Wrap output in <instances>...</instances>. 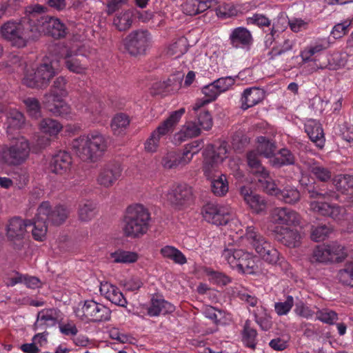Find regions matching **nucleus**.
<instances>
[{"instance_id":"obj_1","label":"nucleus","mask_w":353,"mask_h":353,"mask_svg":"<svg viewBox=\"0 0 353 353\" xmlns=\"http://www.w3.org/2000/svg\"><path fill=\"white\" fill-rule=\"evenodd\" d=\"M150 219V213L143 205H129L121 220L123 235L131 239L143 236L149 230Z\"/></svg>"},{"instance_id":"obj_2","label":"nucleus","mask_w":353,"mask_h":353,"mask_svg":"<svg viewBox=\"0 0 353 353\" xmlns=\"http://www.w3.org/2000/svg\"><path fill=\"white\" fill-rule=\"evenodd\" d=\"M0 34L12 46L17 48H23L29 41L38 39L34 19L23 22L8 21L1 26Z\"/></svg>"},{"instance_id":"obj_3","label":"nucleus","mask_w":353,"mask_h":353,"mask_svg":"<svg viewBox=\"0 0 353 353\" xmlns=\"http://www.w3.org/2000/svg\"><path fill=\"white\" fill-rule=\"evenodd\" d=\"M72 148L82 161L95 162L106 150L107 142L102 134L94 132L74 139Z\"/></svg>"},{"instance_id":"obj_4","label":"nucleus","mask_w":353,"mask_h":353,"mask_svg":"<svg viewBox=\"0 0 353 353\" xmlns=\"http://www.w3.org/2000/svg\"><path fill=\"white\" fill-rule=\"evenodd\" d=\"M245 236L252 245L256 252L265 261L279 266L281 269L285 272L290 269V265L289 263L280 254L276 248L272 246L271 244L256 230L255 228L252 226L248 227Z\"/></svg>"},{"instance_id":"obj_5","label":"nucleus","mask_w":353,"mask_h":353,"mask_svg":"<svg viewBox=\"0 0 353 353\" xmlns=\"http://www.w3.org/2000/svg\"><path fill=\"white\" fill-rule=\"evenodd\" d=\"M29 143L21 137L10 145H3L0 150V161L8 165H19L28 158Z\"/></svg>"},{"instance_id":"obj_6","label":"nucleus","mask_w":353,"mask_h":353,"mask_svg":"<svg viewBox=\"0 0 353 353\" xmlns=\"http://www.w3.org/2000/svg\"><path fill=\"white\" fill-rule=\"evenodd\" d=\"M228 143L220 141L209 145L204 152L203 172L204 174L210 177L214 172L216 171L218 166L227 158Z\"/></svg>"},{"instance_id":"obj_7","label":"nucleus","mask_w":353,"mask_h":353,"mask_svg":"<svg viewBox=\"0 0 353 353\" xmlns=\"http://www.w3.org/2000/svg\"><path fill=\"white\" fill-rule=\"evenodd\" d=\"M34 28L38 32V38L43 33L55 39H60L68 34V28L60 19L48 15L34 20Z\"/></svg>"},{"instance_id":"obj_8","label":"nucleus","mask_w":353,"mask_h":353,"mask_svg":"<svg viewBox=\"0 0 353 353\" xmlns=\"http://www.w3.org/2000/svg\"><path fill=\"white\" fill-rule=\"evenodd\" d=\"M77 316L81 320L102 322L110 319L111 310L105 305L93 300L85 301L81 308L75 310Z\"/></svg>"},{"instance_id":"obj_9","label":"nucleus","mask_w":353,"mask_h":353,"mask_svg":"<svg viewBox=\"0 0 353 353\" xmlns=\"http://www.w3.org/2000/svg\"><path fill=\"white\" fill-rule=\"evenodd\" d=\"M31 225L30 220H23L19 216H14L8 221L6 225V236L12 243L14 249L20 250L23 247L27 228Z\"/></svg>"},{"instance_id":"obj_10","label":"nucleus","mask_w":353,"mask_h":353,"mask_svg":"<svg viewBox=\"0 0 353 353\" xmlns=\"http://www.w3.org/2000/svg\"><path fill=\"white\" fill-rule=\"evenodd\" d=\"M185 112L184 108L173 112L170 116L154 130L145 143L147 152H154L157 150L161 136L165 135L175 125Z\"/></svg>"},{"instance_id":"obj_11","label":"nucleus","mask_w":353,"mask_h":353,"mask_svg":"<svg viewBox=\"0 0 353 353\" xmlns=\"http://www.w3.org/2000/svg\"><path fill=\"white\" fill-rule=\"evenodd\" d=\"M37 214L48 225L58 226L68 219L69 211L62 205L52 207L48 201H43L38 207Z\"/></svg>"},{"instance_id":"obj_12","label":"nucleus","mask_w":353,"mask_h":353,"mask_svg":"<svg viewBox=\"0 0 353 353\" xmlns=\"http://www.w3.org/2000/svg\"><path fill=\"white\" fill-rule=\"evenodd\" d=\"M167 198L172 208L182 210L194 202V195L191 186L187 184H179L168 192Z\"/></svg>"},{"instance_id":"obj_13","label":"nucleus","mask_w":353,"mask_h":353,"mask_svg":"<svg viewBox=\"0 0 353 353\" xmlns=\"http://www.w3.org/2000/svg\"><path fill=\"white\" fill-rule=\"evenodd\" d=\"M148 43V32L143 30L133 31L123 40L125 49L132 56L143 54Z\"/></svg>"},{"instance_id":"obj_14","label":"nucleus","mask_w":353,"mask_h":353,"mask_svg":"<svg viewBox=\"0 0 353 353\" xmlns=\"http://www.w3.org/2000/svg\"><path fill=\"white\" fill-rule=\"evenodd\" d=\"M311 209L319 214L329 217L336 221L345 219L346 210L343 206L327 201H313L310 203Z\"/></svg>"},{"instance_id":"obj_15","label":"nucleus","mask_w":353,"mask_h":353,"mask_svg":"<svg viewBox=\"0 0 353 353\" xmlns=\"http://www.w3.org/2000/svg\"><path fill=\"white\" fill-rule=\"evenodd\" d=\"M122 168L119 163L111 161L105 163L99 172L97 182L105 187H112L121 176Z\"/></svg>"},{"instance_id":"obj_16","label":"nucleus","mask_w":353,"mask_h":353,"mask_svg":"<svg viewBox=\"0 0 353 353\" xmlns=\"http://www.w3.org/2000/svg\"><path fill=\"white\" fill-rule=\"evenodd\" d=\"M272 233L276 241L286 247L294 248L301 245V236L297 230L276 226Z\"/></svg>"},{"instance_id":"obj_17","label":"nucleus","mask_w":353,"mask_h":353,"mask_svg":"<svg viewBox=\"0 0 353 353\" xmlns=\"http://www.w3.org/2000/svg\"><path fill=\"white\" fill-rule=\"evenodd\" d=\"M271 221L278 225H297L300 223V216L294 210L288 208H274L270 214Z\"/></svg>"},{"instance_id":"obj_18","label":"nucleus","mask_w":353,"mask_h":353,"mask_svg":"<svg viewBox=\"0 0 353 353\" xmlns=\"http://www.w3.org/2000/svg\"><path fill=\"white\" fill-rule=\"evenodd\" d=\"M202 214L208 222L216 225H226L230 219L229 213L223 207L214 203H208L204 205Z\"/></svg>"},{"instance_id":"obj_19","label":"nucleus","mask_w":353,"mask_h":353,"mask_svg":"<svg viewBox=\"0 0 353 353\" xmlns=\"http://www.w3.org/2000/svg\"><path fill=\"white\" fill-rule=\"evenodd\" d=\"M230 42L234 48L250 49L253 43L252 35L250 30L244 27L233 29L230 34Z\"/></svg>"},{"instance_id":"obj_20","label":"nucleus","mask_w":353,"mask_h":353,"mask_svg":"<svg viewBox=\"0 0 353 353\" xmlns=\"http://www.w3.org/2000/svg\"><path fill=\"white\" fill-rule=\"evenodd\" d=\"M72 158L70 154L65 151H60L54 155L50 162V170L57 174L62 175L70 170Z\"/></svg>"},{"instance_id":"obj_21","label":"nucleus","mask_w":353,"mask_h":353,"mask_svg":"<svg viewBox=\"0 0 353 353\" xmlns=\"http://www.w3.org/2000/svg\"><path fill=\"white\" fill-rule=\"evenodd\" d=\"M305 131L310 139L320 149L325 145V139L321 123L314 119L307 121L305 124Z\"/></svg>"},{"instance_id":"obj_22","label":"nucleus","mask_w":353,"mask_h":353,"mask_svg":"<svg viewBox=\"0 0 353 353\" xmlns=\"http://www.w3.org/2000/svg\"><path fill=\"white\" fill-rule=\"evenodd\" d=\"M100 292L112 303L119 306L125 307L127 301L123 293L117 286L108 282L101 283Z\"/></svg>"},{"instance_id":"obj_23","label":"nucleus","mask_w":353,"mask_h":353,"mask_svg":"<svg viewBox=\"0 0 353 353\" xmlns=\"http://www.w3.org/2000/svg\"><path fill=\"white\" fill-rule=\"evenodd\" d=\"M265 97V92L259 88H250L244 90L241 97V108L247 110L261 102Z\"/></svg>"},{"instance_id":"obj_24","label":"nucleus","mask_w":353,"mask_h":353,"mask_svg":"<svg viewBox=\"0 0 353 353\" xmlns=\"http://www.w3.org/2000/svg\"><path fill=\"white\" fill-rule=\"evenodd\" d=\"M57 316L55 309L43 310L40 311L37 317V321L34 325V329L46 330L49 327H53L57 324Z\"/></svg>"},{"instance_id":"obj_25","label":"nucleus","mask_w":353,"mask_h":353,"mask_svg":"<svg viewBox=\"0 0 353 353\" xmlns=\"http://www.w3.org/2000/svg\"><path fill=\"white\" fill-rule=\"evenodd\" d=\"M67 80L65 77L59 76L53 81L50 89L44 95L43 100L48 99L52 101V99H63L68 95L66 90Z\"/></svg>"},{"instance_id":"obj_26","label":"nucleus","mask_w":353,"mask_h":353,"mask_svg":"<svg viewBox=\"0 0 353 353\" xmlns=\"http://www.w3.org/2000/svg\"><path fill=\"white\" fill-rule=\"evenodd\" d=\"M87 58L83 54H67L65 58V67L70 71L77 74H82L87 70Z\"/></svg>"},{"instance_id":"obj_27","label":"nucleus","mask_w":353,"mask_h":353,"mask_svg":"<svg viewBox=\"0 0 353 353\" xmlns=\"http://www.w3.org/2000/svg\"><path fill=\"white\" fill-rule=\"evenodd\" d=\"M174 310L173 305L158 296H153L151 299V305L148 309V314L151 316H157L161 314L171 313Z\"/></svg>"},{"instance_id":"obj_28","label":"nucleus","mask_w":353,"mask_h":353,"mask_svg":"<svg viewBox=\"0 0 353 353\" xmlns=\"http://www.w3.org/2000/svg\"><path fill=\"white\" fill-rule=\"evenodd\" d=\"M161 164L165 169H175L188 165V160L181 154L174 151L168 152L161 160Z\"/></svg>"},{"instance_id":"obj_29","label":"nucleus","mask_w":353,"mask_h":353,"mask_svg":"<svg viewBox=\"0 0 353 353\" xmlns=\"http://www.w3.org/2000/svg\"><path fill=\"white\" fill-rule=\"evenodd\" d=\"M45 107L56 116L63 117L70 112V107L63 99H52V101L48 102V99L43 100Z\"/></svg>"},{"instance_id":"obj_30","label":"nucleus","mask_w":353,"mask_h":353,"mask_svg":"<svg viewBox=\"0 0 353 353\" xmlns=\"http://www.w3.org/2000/svg\"><path fill=\"white\" fill-rule=\"evenodd\" d=\"M188 50L187 41L185 38L181 37L170 43L165 49L166 56L179 58L185 54Z\"/></svg>"},{"instance_id":"obj_31","label":"nucleus","mask_w":353,"mask_h":353,"mask_svg":"<svg viewBox=\"0 0 353 353\" xmlns=\"http://www.w3.org/2000/svg\"><path fill=\"white\" fill-rule=\"evenodd\" d=\"M202 92L207 97V99L196 101V103L192 107V110L194 112L199 110L205 105L214 101L220 94V92L219 91L216 85H214V82L204 86L202 89Z\"/></svg>"},{"instance_id":"obj_32","label":"nucleus","mask_w":353,"mask_h":353,"mask_svg":"<svg viewBox=\"0 0 353 353\" xmlns=\"http://www.w3.org/2000/svg\"><path fill=\"white\" fill-rule=\"evenodd\" d=\"M330 263L342 262L347 256L345 248L338 242L325 244Z\"/></svg>"},{"instance_id":"obj_33","label":"nucleus","mask_w":353,"mask_h":353,"mask_svg":"<svg viewBox=\"0 0 353 353\" xmlns=\"http://www.w3.org/2000/svg\"><path fill=\"white\" fill-rule=\"evenodd\" d=\"M247 161L253 174L257 176L268 175V171L262 165L256 151H250L247 154Z\"/></svg>"},{"instance_id":"obj_34","label":"nucleus","mask_w":353,"mask_h":353,"mask_svg":"<svg viewBox=\"0 0 353 353\" xmlns=\"http://www.w3.org/2000/svg\"><path fill=\"white\" fill-rule=\"evenodd\" d=\"M22 83L30 88L45 89L37 69H27L24 72Z\"/></svg>"},{"instance_id":"obj_35","label":"nucleus","mask_w":353,"mask_h":353,"mask_svg":"<svg viewBox=\"0 0 353 353\" xmlns=\"http://www.w3.org/2000/svg\"><path fill=\"white\" fill-rule=\"evenodd\" d=\"M201 134V129L193 122L186 123L179 132L175 134L174 139L179 143L187 139L197 137Z\"/></svg>"},{"instance_id":"obj_36","label":"nucleus","mask_w":353,"mask_h":353,"mask_svg":"<svg viewBox=\"0 0 353 353\" xmlns=\"http://www.w3.org/2000/svg\"><path fill=\"white\" fill-rule=\"evenodd\" d=\"M256 330L251 327V321L247 320L245 322L242 331V341L246 347L255 350L256 347Z\"/></svg>"},{"instance_id":"obj_37","label":"nucleus","mask_w":353,"mask_h":353,"mask_svg":"<svg viewBox=\"0 0 353 353\" xmlns=\"http://www.w3.org/2000/svg\"><path fill=\"white\" fill-rule=\"evenodd\" d=\"M258 269L255 257L250 253L244 252L243 256L239 261L238 270L248 274H254Z\"/></svg>"},{"instance_id":"obj_38","label":"nucleus","mask_w":353,"mask_h":353,"mask_svg":"<svg viewBox=\"0 0 353 353\" xmlns=\"http://www.w3.org/2000/svg\"><path fill=\"white\" fill-rule=\"evenodd\" d=\"M161 254L164 257L173 261L175 263L183 265L187 263L185 255L177 248L165 245L160 250Z\"/></svg>"},{"instance_id":"obj_39","label":"nucleus","mask_w":353,"mask_h":353,"mask_svg":"<svg viewBox=\"0 0 353 353\" xmlns=\"http://www.w3.org/2000/svg\"><path fill=\"white\" fill-rule=\"evenodd\" d=\"M39 130L49 136L57 135L62 129V125L57 120L46 118L42 119L39 124Z\"/></svg>"},{"instance_id":"obj_40","label":"nucleus","mask_w":353,"mask_h":353,"mask_svg":"<svg viewBox=\"0 0 353 353\" xmlns=\"http://www.w3.org/2000/svg\"><path fill=\"white\" fill-rule=\"evenodd\" d=\"M8 132L12 133V130H19L25 123L23 114L17 110H11L7 117Z\"/></svg>"},{"instance_id":"obj_41","label":"nucleus","mask_w":353,"mask_h":353,"mask_svg":"<svg viewBox=\"0 0 353 353\" xmlns=\"http://www.w3.org/2000/svg\"><path fill=\"white\" fill-rule=\"evenodd\" d=\"M259 143L257 146V153L263 155L266 158H270L274 156L276 146L274 143L271 142L267 139L265 137L261 136L257 138Z\"/></svg>"},{"instance_id":"obj_42","label":"nucleus","mask_w":353,"mask_h":353,"mask_svg":"<svg viewBox=\"0 0 353 353\" xmlns=\"http://www.w3.org/2000/svg\"><path fill=\"white\" fill-rule=\"evenodd\" d=\"M276 196L279 200L288 204H294L301 199L299 190L292 188H284L283 190L279 189Z\"/></svg>"},{"instance_id":"obj_43","label":"nucleus","mask_w":353,"mask_h":353,"mask_svg":"<svg viewBox=\"0 0 353 353\" xmlns=\"http://www.w3.org/2000/svg\"><path fill=\"white\" fill-rule=\"evenodd\" d=\"M132 14L129 10L117 14L113 20V24L119 31L128 30L132 23Z\"/></svg>"},{"instance_id":"obj_44","label":"nucleus","mask_w":353,"mask_h":353,"mask_svg":"<svg viewBox=\"0 0 353 353\" xmlns=\"http://www.w3.org/2000/svg\"><path fill=\"white\" fill-rule=\"evenodd\" d=\"M296 159L294 154L286 148H282L279 150V157H274L271 161L273 166L281 167L283 165H294Z\"/></svg>"},{"instance_id":"obj_45","label":"nucleus","mask_w":353,"mask_h":353,"mask_svg":"<svg viewBox=\"0 0 353 353\" xmlns=\"http://www.w3.org/2000/svg\"><path fill=\"white\" fill-rule=\"evenodd\" d=\"M250 139L245 131L239 130L232 135V145L233 148L237 151H242L250 144Z\"/></svg>"},{"instance_id":"obj_46","label":"nucleus","mask_w":353,"mask_h":353,"mask_svg":"<svg viewBox=\"0 0 353 353\" xmlns=\"http://www.w3.org/2000/svg\"><path fill=\"white\" fill-rule=\"evenodd\" d=\"M203 146L204 144L203 139L194 140L185 145L183 149L182 155L188 160V163L192 161L194 155L199 153Z\"/></svg>"},{"instance_id":"obj_47","label":"nucleus","mask_w":353,"mask_h":353,"mask_svg":"<svg viewBox=\"0 0 353 353\" xmlns=\"http://www.w3.org/2000/svg\"><path fill=\"white\" fill-rule=\"evenodd\" d=\"M245 203L256 214L263 213L267 210L266 200L258 194L254 193Z\"/></svg>"},{"instance_id":"obj_48","label":"nucleus","mask_w":353,"mask_h":353,"mask_svg":"<svg viewBox=\"0 0 353 353\" xmlns=\"http://www.w3.org/2000/svg\"><path fill=\"white\" fill-rule=\"evenodd\" d=\"M244 250L225 249L222 253V258L227 261L232 268H239V261L243 256Z\"/></svg>"},{"instance_id":"obj_49","label":"nucleus","mask_w":353,"mask_h":353,"mask_svg":"<svg viewBox=\"0 0 353 353\" xmlns=\"http://www.w3.org/2000/svg\"><path fill=\"white\" fill-rule=\"evenodd\" d=\"M37 69L39 73L44 88L46 89L49 85L51 79L56 74L54 68L51 63H41Z\"/></svg>"},{"instance_id":"obj_50","label":"nucleus","mask_w":353,"mask_h":353,"mask_svg":"<svg viewBox=\"0 0 353 353\" xmlns=\"http://www.w3.org/2000/svg\"><path fill=\"white\" fill-rule=\"evenodd\" d=\"M305 191L307 192L310 198L312 199L323 198L327 200L331 198L338 199V195L336 194L335 192L319 188L318 186L314 185H308L306 188Z\"/></svg>"},{"instance_id":"obj_51","label":"nucleus","mask_w":353,"mask_h":353,"mask_svg":"<svg viewBox=\"0 0 353 353\" xmlns=\"http://www.w3.org/2000/svg\"><path fill=\"white\" fill-rule=\"evenodd\" d=\"M114 263H134L138 259V254L134 252L118 250L110 254Z\"/></svg>"},{"instance_id":"obj_52","label":"nucleus","mask_w":353,"mask_h":353,"mask_svg":"<svg viewBox=\"0 0 353 353\" xmlns=\"http://www.w3.org/2000/svg\"><path fill=\"white\" fill-rule=\"evenodd\" d=\"M337 279L343 285L353 286V261L345 263L338 272Z\"/></svg>"},{"instance_id":"obj_53","label":"nucleus","mask_w":353,"mask_h":353,"mask_svg":"<svg viewBox=\"0 0 353 353\" xmlns=\"http://www.w3.org/2000/svg\"><path fill=\"white\" fill-rule=\"evenodd\" d=\"M315 314L316 319L328 325H334L339 319L338 314L328 308L319 309Z\"/></svg>"},{"instance_id":"obj_54","label":"nucleus","mask_w":353,"mask_h":353,"mask_svg":"<svg viewBox=\"0 0 353 353\" xmlns=\"http://www.w3.org/2000/svg\"><path fill=\"white\" fill-rule=\"evenodd\" d=\"M212 192L216 196H223L228 191V183L226 176L223 174L219 176L216 179L211 181Z\"/></svg>"},{"instance_id":"obj_55","label":"nucleus","mask_w":353,"mask_h":353,"mask_svg":"<svg viewBox=\"0 0 353 353\" xmlns=\"http://www.w3.org/2000/svg\"><path fill=\"white\" fill-rule=\"evenodd\" d=\"M32 225L34 228H32V234L34 239L37 241H43L46 234L48 225L44 220L39 219L37 214L34 223H32Z\"/></svg>"},{"instance_id":"obj_56","label":"nucleus","mask_w":353,"mask_h":353,"mask_svg":"<svg viewBox=\"0 0 353 353\" xmlns=\"http://www.w3.org/2000/svg\"><path fill=\"white\" fill-rule=\"evenodd\" d=\"M96 214V205L91 201H87L79 205V217L82 221L91 220Z\"/></svg>"},{"instance_id":"obj_57","label":"nucleus","mask_w":353,"mask_h":353,"mask_svg":"<svg viewBox=\"0 0 353 353\" xmlns=\"http://www.w3.org/2000/svg\"><path fill=\"white\" fill-rule=\"evenodd\" d=\"M336 188L343 194L349 196L353 194V176L344 175L340 177L336 183Z\"/></svg>"},{"instance_id":"obj_58","label":"nucleus","mask_w":353,"mask_h":353,"mask_svg":"<svg viewBox=\"0 0 353 353\" xmlns=\"http://www.w3.org/2000/svg\"><path fill=\"white\" fill-rule=\"evenodd\" d=\"M332 232L331 228L325 224L317 226L312 225L310 231V237L312 240L319 242L323 241Z\"/></svg>"},{"instance_id":"obj_59","label":"nucleus","mask_w":353,"mask_h":353,"mask_svg":"<svg viewBox=\"0 0 353 353\" xmlns=\"http://www.w3.org/2000/svg\"><path fill=\"white\" fill-rule=\"evenodd\" d=\"M27 112L32 119H38L41 117V105L36 98H28L24 101Z\"/></svg>"},{"instance_id":"obj_60","label":"nucleus","mask_w":353,"mask_h":353,"mask_svg":"<svg viewBox=\"0 0 353 353\" xmlns=\"http://www.w3.org/2000/svg\"><path fill=\"white\" fill-rule=\"evenodd\" d=\"M259 186L268 194L274 195L276 196L277 194V191H279V189L276 188V184L272 181V179L270 178L269 174L265 176H259Z\"/></svg>"},{"instance_id":"obj_61","label":"nucleus","mask_w":353,"mask_h":353,"mask_svg":"<svg viewBox=\"0 0 353 353\" xmlns=\"http://www.w3.org/2000/svg\"><path fill=\"white\" fill-rule=\"evenodd\" d=\"M309 170L321 181H327L332 176V173L328 168L321 166L316 163L310 165Z\"/></svg>"},{"instance_id":"obj_62","label":"nucleus","mask_w":353,"mask_h":353,"mask_svg":"<svg viewBox=\"0 0 353 353\" xmlns=\"http://www.w3.org/2000/svg\"><path fill=\"white\" fill-rule=\"evenodd\" d=\"M328 254L325 244L317 245L313 251L312 259L322 263H330Z\"/></svg>"},{"instance_id":"obj_63","label":"nucleus","mask_w":353,"mask_h":353,"mask_svg":"<svg viewBox=\"0 0 353 353\" xmlns=\"http://www.w3.org/2000/svg\"><path fill=\"white\" fill-rule=\"evenodd\" d=\"M199 125L205 130H209L213 125V119L210 112L206 110H201L197 115Z\"/></svg>"},{"instance_id":"obj_64","label":"nucleus","mask_w":353,"mask_h":353,"mask_svg":"<svg viewBox=\"0 0 353 353\" xmlns=\"http://www.w3.org/2000/svg\"><path fill=\"white\" fill-rule=\"evenodd\" d=\"M352 23L351 20H345L341 23L336 24L331 32V36L334 39H340L348 32V28Z\"/></svg>"}]
</instances>
